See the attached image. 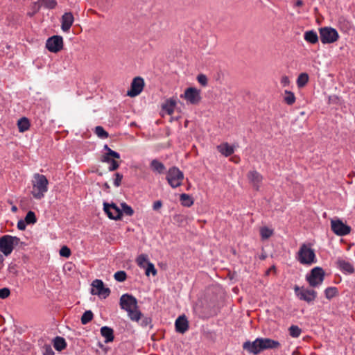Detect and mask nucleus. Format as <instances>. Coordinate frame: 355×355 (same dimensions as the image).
Here are the masks:
<instances>
[{
	"label": "nucleus",
	"instance_id": "1",
	"mask_svg": "<svg viewBox=\"0 0 355 355\" xmlns=\"http://www.w3.org/2000/svg\"><path fill=\"white\" fill-rule=\"evenodd\" d=\"M121 309L125 311L128 318L133 322H139L141 312L139 309L137 300L132 295L125 293L119 300Z\"/></svg>",
	"mask_w": 355,
	"mask_h": 355
},
{
	"label": "nucleus",
	"instance_id": "2",
	"mask_svg": "<svg viewBox=\"0 0 355 355\" xmlns=\"http://www.w3.org/2000/svg\"><path fill=\"white\" fill-rule=\"evenodd\" d=\"M49 181L44 175L35 173L32 180L31 194L34 198L40 200L48 191Z\"/></svg>",
	"mask_w": 355,
	"mask_h": 355
},
{
	"label": "nucleus",
	"instance_id": "3",
	"mask_svg": "<svg viewBox=\"0 0 355 355\" xmlns=\"http://www.w3.org/2000/svg\"><path fill=\"white\" fill-rule=\"evenodd\" d=\"M297 259L300 263L308 266L317 262L314 250L305 243L300 246L297 252Z\"/></svg>",
	"mask_w": 355,
	"mask_h": 355
},
{
	"label": "nucleus",
	"instance_id": "4",
	"mask_svg": "<svg viewBox=\"0 0 355 355\" xmlns=\"http://www.w3.org/2000/svg\"><path fill=\"white\" fill-rule=\"evenodd\" d=\"M324 271L319 266L311 269L309 274L306 275V279L309 285L313 288L319 287L324 279Z\"/></svg>",
	"mask_w": 355,
	"mask_h": 355
},
{
	"label": "nucleus",
	"instance_id": "5",
	"mask_svg": "<svg viewBox=\"0 0 355 355\" xmlns=\"http://www.w3.org/2000/svg\"><path fill=\"white\" fill-rule=\"evenodd\" d=\"M166 178L172 188H177L182 184L184 174L178 167L173 166L167 171Z\"/></svg>",
	"mask_w": 355,
	"mask_h": 355
},
{
	"label": "nucleus",
	"instance_id": "6",
	"mask_svg": "<svg viewBox=\"0 0 355 355\" xmlns=\"http://www.w3.org/2000/svg\"><path fill=\"white\" fill-rule=\"evenodd\" d=\"M320 38L322 44H331L336 42L339 38L338 31L331 27H322L319 29Z\"/></svg>",
	"mask_w": 355,
	"mask_h": 355
},
{
	"label": "nucleus",
	"instance_id": "7",
	"mask_svg": "<svg viewBox=\"0 0 355 355\" xmlns=\"http://www.w3.org/2000/svg\"><path fill=\"white\" fill-rule=\"evenodd\" d=\"M294 291L296 296L300 300L305 301L307 303L313 302L317 297V292L313 289L300 288L298 286H295Z\"/></svg>",
	"mask_w": 355,
	"mask_h": 355
},
{
	"label": "nucleus",
	"instance_id": "8",
	"mask_svg": "<svg viewBox=\"0 0 355 355\" xmlns=\"http://www.w3.org/2000/svg\"><path fill=\"white\" fill-rule=\"evenodd\" d=\"M180 98L185 99L187 103L197 105L201 101L200 91L196 87H188Z\"/></svg>",
	"mask_w": 355,
	"mask_h": 355
},
{
	"label": "nucleus",
	"instance_id": "9",
	"mask_svg": "<svg viewBox=\"0 0 355 355\" xmlns=\"http://www.w3.org/2000/svg\"><path fill=\"white\" fill-rule=\"evenodd\" d=\"M331 228L332 232L338 236H345L351 232V227L343 223L339 218L331 219Z\"/></svg>",
	"mask_w": 355,
	"mask_h": 355
},
{
	"label": "nucleus",
	"instance_id": "10",
	"mask_svg": "<svg viewBox=\"0 0 355 355\" xmlns=\"http://www.w3.org/2000/svg\"><path fill=\"white\" fill-rule=\"evenodd\" d=\"M46 48L52 53H58L63 48V38L60 35H53L47 39Z\"/></svg>",
	"mask_w": 355,
	"mask_h": 355
},
{
	"label": "nucleus",
	"instance_id": "11",
	"mask_svg": "<svg viewBox=\"0 0 355 355\" xmlns=\"http://www.w3.org/2000/svg\"><path fill=\"white\" fill-rule=\"evenodd\" d=\"M92 295H96L103 298H106L110 294V290L109 288H105L104 284L101 279H95L92 283Z\"/></svg>",
	"mask_w": 355,
	"mask_h": 355
},
{
	"label": "nucleus",
	"instance_id": "12",
	"mask_svg": "<svg viewBox=\"0 0 355 355\" xmlns=\"http://www.w3.org/2000/svg\"><path fill=\"white\" fill-rule=\"evenodd\" d=\"M103 209L108 218L112 220H120L122 216V211L114 203H103Z\"/></svg>",
	"mask_w": 355,
	"mask_h": 355
},
{
	"label": "nucleus",
	"instance_id": "13",
	"mask_svg": "<svg viewBox=\"0 0 355 355\" xmlns=\"http://www.w3.org/2000/svg\"><path fill=\"white\" fill-rule=\"evenodd\" d=\"M144 80L141 77H135L131 83L130 89L128 91L127 95L130 97L138 96L143 90Z\"/></svg>",
	"mask_w": 355,
	"mask_h": 355
},
{
	"label": "nucleus",
	"instance_id": "14",
	"mask_svg": "<svg viewBox=\"0 0 355 355\" xmlns=\"http://www.w3.org/2000/svg\"><path fill=\"white\" fill-rule=\"evenodd\" d=\"M260 341V338H256L253 342L246 341L243 344V348L250 354L257 355L262 351Z\"/></svg>",
	"mask_w": 355,
	"mask_h": 355
},
{
	"label": "nucleus",
	"instance_id": "15",
	"mask_svg": "<svg viewBox=\"0 0 355 355\" xmlns=\"http://www.w3.org/2000/svg\"><path fill=\"white\" fill-rule=\"evenodd\" d=\"M12 243L9 239V235H4L0 238V251L5 255H10L13 250Z\"/></svg>",
	"mask_w": 355,
	"mask_h": 355
},
{
	"label": "nucleus",
	"instance_id": "16",
	"mask_svg": "<svg viewBox=\"0 0 355 355\" xmlns=\"http://www.w3.org/2000/svg\"><path fill=\"white\" fill-rule=\"evenodd\" d=\"M247 178L253 187L256 190H259L263 180V176L258 171L254 170L248 173Z\"/></svg>",
	"mask_w": 355,
	"mask_h": 355
},
{
	"label": "nucleus",
	"instance_id": "17",
	"mask_svg": "<svg viewBox=\"0 0 355 355\" xmlns=\"http://www.w3.org/2000/svg\"><path fill=\"white\" fill-rule=\"evenodd\" d=\"M337 268L346 275H351L354 272L353 265L348 261L339 258L336 262Z\"/></svg>",
	"mask_w": 355,
	"mask_h": 355
},
{
	"label": "nucleus",
	"instance_id": "18",
	"mask_svg": "<svg viewBox=\"0 0 355 355\" xmlns=\"http://www.w3.org/2000/svg\"><path fill=\"white\" fill-rule=\"evenodd\" d=\"M74 21V17L71 12H65L61 17V28L64 32H68Z\"/></svg>",
	"mask_w": 355,
	"mask_h": 355
},
{
	"label": "nucleus",
	"instance_id": "19",
	"mask_svg": "<svg viewBox=\"0 0 355 355\" xmlns=\"http://www.w3.org/2000/svg\"><path fill=\"white\" fill-rule=\"evenodd\" d=\"M175 331L180 334L185 333L189 329V322L184 315L179 316L175 322Z\"/></svg>",
	"mask_w": 355,
	"mask_h": 355
},
{
	"label": "nucleus",
	"instance_id": "20",
	"mask_svg": "<svg viewBox=\"0 0 355 355\" xmlns=\"http://www.w3.org/2000/svg\"><path fill=\"white\" fill-rule=\"evenodd\" d=\"M260 346L261 350L277 349L280 347L281 344L279 342L268 338H260Z\"/></svg>",
	"mask_w": 355,
	"mask_h": 355
},
{
	"label": "nucleus",
	"instance_id": "21",
	"mask_svg": "<svg viewBox=\"0 0 355 355\" xmlns=\"http://www.w3.org/2000/svg\"><path fill=\"white\" fill-rule=\"evenodd\" d=\"M100 331L101 336L105 338V343H108L114 340V330L111 327L103 326L101 328Z\"/></svg>",
	"mask_w": 355,
	"mask_h": 355
},
{
	"label": "nucleus",
	"instance_id": "22",
	"mask_svg": "<svg viewBox=\"0 0 355 355\" xmlns=\"http://www.w3.org/2000/svg\"><path fill=\"white\" fill-rule=\"evenodd\" d=\"M217 150L219 153H220L223 155L225 157H229L232 155L234 152V148L233 146L229 145L228 143H223L218 146H217Z\"/></svg>",
	"mask_w": 355,
	"mask_h": 355
},
{
	"label": "nucleus",
	"instance_id": "23",
	"mask_svg": "<svg viewBox=\"0 0 355 355\" xmlns=\"http://www.w3.org/2000/svg\"><path fill=\"white\" fill-rule=\"evenodd\" d=\"M176 105V101L174 98L167 99L162 105V110H165L168 115H171L174 112Z\"/></svg>",
	"mask_w": 355,
	"mask_h": 355
},
{
	"label": "nucleus",
	"instance_id": "24",
	"mask_svg": "<svg viewBox=\"0 0 355 355\" xmlns=\"http://www.w3.org/2000/svg\"><path fill=\"white\" fill-rule=\"evenodd\" d=\"M150 167L153 172L159 174L163 173L166 169L164 164L157 159H154L150 162Z\"/></svg>",
	"mask_w": 355,
	"mask_h": 355
},
{
	"label": "nucleus",
	"instance_id": "25",
	"mask_svg": "<svg viewBox=\"0 0 355 355\" xmlns=\"http://www.w3.org/2000/svg\"><path fill=\"white\" fill-rule=\"evenodd\" d=\"M304 38L307 42L312 44H316L318 42L317 33L313 30L306 31L304 35Z\"/></svg>",
	"mask_w": 355,
	"mask_h": 355
},
{
	"label": "nucleus",
	"instance_id": "26",
	"mask_svg": "<svg viewBox=\"0 0 355 355\" xmlns=\"http://www.w3.org/2000/svg\"><path fill=\"white\" fill-rule=\"evenodd\" d=\"M53 347L58 351H62L67 347V343L64 338L57 336L53 340Z\"/></svg>",
	"mask_w": 355,
	"mask_h": 355
},
{
	"label": "nucleus",
	"instance_id": "27",
	"mask_svg": "<svg viewBox=\"0 0 355 355\" xmlns=\"http://www.w3.org/2000/svg\"><path fill=\"white\" fill-rule=\"evenodd\" d=\"M101 161L104 163L110 164L108 167L109 171H114L119 167V163L112 158H107L105 157L104 158H101Z\"/></svg>",
	"mask_w": 355,
	"mask_h": 355
},
{
	"label": "nucleus",
	"instance_id": "28",
	"mask_svg": "<svg viewBox=\"0 0 355 355\" xmlns=\"http://www.w3.org/2000/svg\"><path fill=\"white\" fill-rule=\"evenodd\" d=\"M141 327L143 328H147L149 327L150 329L153 328L152 324V318L147 315H144L141 313L140 320L139 322H137Z\"/></svg>",
	"mask_w": 355,
	"mask_h": 355
},
{
	"label": "nucleus",
	"instance_id": "29",
	"mask_svg": "<svg viewBox=\"0 0 355 355\" xmlns=\"http://www.w3.org/2000/svg\"><path fill=\"white\" fill-rule=\"evenodd\" d=\"M17 126L20 132H24L29 129L30 122L26 117L21 118L17 122Z\"/></svg>",
	"mask_w": 355,
	"mask_h": 355
},
{
	"label": "nucleus",
	"instance_id": "30",
	"mask_svg": "<svg viewBox=\"0 0 355 355\" xmlns=\"http://www.w3.org/2000/svg\"><path fill=\"white\" fill-rule=\"evenodd\" d=\"M180 200L181 202V204L187 207H190L193 204L192 197L187 193H182L180 196Z\"/></svg>",
	"mask_w": 355,
	"mask_h": 355
},
{
	"label": "nucleus",
	"instance_id": "31",
	"mask_svg": "<svg viewBox=\"0 0 355 355\" xmlns=\"http://www.w3.org/2000/svg\"><path fill=\"white\" fill-rule=\"evenodd\" d=\"M309 77L308 73H300L297 79V85L299 88H302L304 87L308 81H309Z\"/></svg>",
	"mask_w": 355,
	"mask_h": 355
},
{
	"label": "nucleus",
	"instance_id": "32",
	"mask_svg": "<svg viewBox=\"0 0 355 355\" xmlns=\"http://www.w3.org/2000/svg\"><path fill=\"white\" fill-rule=\"evenodd\" d=\"M338 295V290L335 286H330L324 290L325 297L328 300H331L333 297Z\"/></svg>",
	"mask_w": 355,
	"mask_h": 355
},
{
	"label": "nucleus",
	"instance_id": "33",
	"mask_svg": "<svg viewBox=\"0 0 355 355\" xmlns=\"http://www.w3.org/2000/svg\"><path fill=\"white\" fill-rule=\"evenodd\" d=\"M137 263L140 268H145L148 265V263H150L148 261V256L144 254H141L137 258Z\"/></svg>",
	"mask_w": 355,
	"mask_h": 355
},
{
	"label": "nucleus",
	"instance_id": "34",
	"mask_svg": "<svg viewBox=\"0 0 355 355\" xmlns=\"http://www.w3.org/2000/svg\"><path fill=\"white\" fill-rule=\"evenodd\" d=\"M94 314L92 311L88 310L85 311L80 319L81 323L83 324H87V323L92 320Z\"/></svg>",
	"mask_w": 355,
	"mask_h": 355
},
{
	"label": "nucleus",
	"instance_id": "35",
	"mask_svg": "<svg viewBox=\"0 0 355 355\" xmlns=\"http://www.w3.org/2000/svg\"><path fill=\"white\" fill-rule=\"evenodd\" d=\"M288 331L290 336L293 338H298L302 333V329L297 325H291Z\"/></svg>",
	"mask_w": 355,
	"mask_h": 355
},
{
	"label": "nucleus",
	"instance_id": "36",
	"mask_svg": "<svg viewBox=\"0 0 355 355\" xmlns=\"http://www.w3.org/2000/svg\"><path fill=\"white\" fill-rule=\"evenodd\" d=\"M122 214H125L126 216H132L134 214V210L133 209L126 204L125 202H122L121 204Z\"/></svg>",
	"mask_w": 355,
	"mask_h": 355
},
{
	"label": "nucleus",
	"instance_id": "37",
	"mask_svg": "<svg viewBox=\"0 0 355 355\" xmlns=\"http://www.w3.org/2000/svg\"><path fill=\"white\" fill-rule=\"evenodd\" d=\"M285 97H284V101L289 105H293L295 101V94L290 91H285Z\"/></svg>",
	"mask_w": 355,
	"mask_h": 355
},
{
	"label": "nucleus",
	"instance_id": "38",
	"mask_svg": "<svg viewBox=\"0 0 355 355\" xmlns=\"http://www.w3.org/2000/svg\"><path fill=\"white\" fill-rule=\"evenodd\" d=\"M95 133L101 139H106L109 136L108 132L105 131L102 126H96L95 128Z\"/></svg>",
	"mask_w": 355,
	"mask_h": 355
},
{
	"label": "nucleus",
	"instance_id": "39",
	"mask_svg": "<svg viewBox=\"0 0 355 355\" xmlns=\"http://www.w3.org/2000/svg\"><path fill=\"white\" fill-rule=\"evenodd\" d=\"M24 220L27 224H35L37 222L35 214L32 211L27 213Z\"/></svg>",
	"mask_w": 355,
	"mask_h": 355
},
{
	"label": "nucleus",
	"instance_id": "40",
	"mask_svg": "<svg viewBox=\"0 0 355 355\" xmlns=\"http://www.w3.org/2000/svg\"><path fill=\"white\" fill-rule=\"evenodd\" d=\"M114 277L117 282H123L126 279L127 275L125 271L120 270L114 273Z\"/></svg>",
	"mask_w": 355,
	"mask_h": 355
},
{
	"label": "nucleus",
	"instance_id": "41",
	"mask_svg": "<svg viewBox=\"0 0 355 355\" xmlns=\"http://www.w3.org/2000/svg\"><path fill=\"white\" fill-rule=\"evenodd\" d=\"M260 234L263 239H266L270 238L272 234V230L269 228L264 227H262L260 230Z\"/></svg>",
	"mask_w": 355,
	"mask_h": 355
},
{
	"label": "nucleus",
	"instance_id": "42",
	"mask_svg": "<svg viewBox=\"0 0 355 355\" xmlns=\"http://www.w3.org/2000/svg\"><path fill=\"white\" fill-rule=\"evenodd\" d=\"M42 6L48 9H53L57 6L56 0H42Z\"/></svg>",
	"mask_w": 355,
	"mask_h": 355
},
{
	"label": "nucleus",
	"instance_id": "43",
	"mask_svg": "<svg viewBox=\"0 0 355 355\" xmlns=\"http://www.w3.org/2000/svg\"><path fill=\"white\" fill-rule=\"evenodd\" d=\"M146 269V275L149 276L150 273H152L153 275H157V270L155 268V266L153 263H148V265L145 268Z\"/></svg>",
	"mask_w": 355,
	"mask_h": 355
},
{
	"label": "nucleus",
	"instance_id": "44",
	"mask_svg": "<svg viewBox=\"0 0 355 355\" xmlns=\"http://www.w3.org/2000/svg\"><path fill=\"white\" fill-rule=\"evenodd\" d=\"M339 25L340 28L345 32L348 31V30L351 27V24H349V22L344 19H340L339 20Z\"/></svg>",
	"mask_w": 355,
	"mask_h": 355
},
{
	"label": "nucleus",
	"instance_id": "45",
	"mask_svg": "<svg viewBox=\"0 0 355 355\" xmlns=\"http://www.w3.org/2000/svg\"><path fill=\"white\" fill-rule=\"evenodd\" d=\"M60 254L62 257H69L71 255V250L67 246H63L60 250Z\"/></svg>",
	"mask_w": 355,
	"mask_h": 355
},
{
	"label": "nucleus",
	"instance_id": "46",
	"mask_svg": "<svg viewBox=\"0 0 355 355\" xmlns=\"http://www.w3.org/2000/svg\"><path fill=\"white\" fill-rule=\"evenodd\" d=\"M197 80L198 81V83L202 85V86H206L207 85V78L205 75L204 74H200L197 77Z\"/></svg>",
	"mask_w": 355,
	"mask_h": 355
},
{
	"label": "nucleus",
	"instance_id": "47",
	"mask_svg": "<svg viewBox=\"0 0 355 355\" xmlns=\"http://www.w3.org/2000/svg\"><path fill=\"white\" fill-rule=\"evenodd\" d=\"M122 179H123L122 174H121L119 173H115V179L114 180V186L116 187H119L121 185Z\"/></svg>",
	"mask_w": 355,
	"mask_h": 355
},
{
	"label": "nucleus",
	"instance_id": "48",
	"mask_svg": "<svg viewBox=\"0 0 355 355\" xmlns=\"http://www.w3.org/2000/svg\"><path fill=\"white\" fill-rule=\"evenodd\" d=\"M10 291L8 288H3L0 289V298L5 299L10 295Z\"/></svg>",
	"mask_w": 355,
	"mask_h": 355
},
{
	"label": "nucleus",
	"instance_id": "49",
	"mask_svg": "<svg viewBox=\"0 0 355 355\" xmlns=\"http://www.w3.org/2000/svg\"><path fill=\"white\" fill-rule=\"evenodd\" d=\"M26 223L25 221V220H19L18 222H17V228L19 230H24L26 227Z\"/></svg>",
	"mask_w": 355,
	"mask_h": 355
},
{
	"label": "nucleus",
	"instance_id": "50",
	"mask_svg": "<svg viewBox=\"0 0 355 355\" xmlns=\"http://www.w3.org/2000/svg\"><path fill=\"white\" fill-rule=\"evenodd\" d=\"M9 239H10V241L12 243V244L13 247L15 245H17L20 243V239L17 236L9 235Z\"/></svg>",
	"mask_w": 355,
	"mask_h": 355
},
{
	"label": "nucleus",
	"instance_id": "51",
	"mask_svg": "<svg viewBox=\"0 0 355 355\" xmlns=\"http://www.w3.org/2000/svg\"><path fill=\"white\" fill-rule=\"evenodd\" d=\"M162 207V202L161 200H157L154 202L153 205V209L155 211L159 210Z\"/></svg>",
	"mask_w": 355,
	"mask_h": 355
},
{
	"label": "nucleus",
	"instance_id": "52",
	"mask_svg": "<svg viewBox=\"0 0 355 355\" xmlns=\"http://www.w3.org/2000/svg\"><path fill=\"white\" fill-rule=\"evenodd\" d=\"M45 355H53L54 352L50 345H46L45 346Z\"/></svg>",
	"mask_w": 355,
	"mask_h": 355
},
{
	"label": "nucleus",
	"instance_id": "53",
	"mask_svg": "<svg viewBox=\"0 0 355 355\" xmlns=\"http://www.w3.org/2000/svg\"><path fill=\"white\" fill-rule=\"evenodd\" d=\"M113 153H114V150H112L111 148L107 150L105 153H104L101 158L107 157V158H112V155H113Z\"/></svg>",
	"mask_w": 355,
	"mask_h": 355
},
{
	"label": "nucleus",
	"instance_id": "54",
	"mask_svg": "<svg viewBox=\"0 0 355 355\" xmlns=\"http://www.w3.org/2000/svg\"><path fill=\"white\" fill-rule=\"evenodd\" d=\"M289 78L288 76H284L281 79V83L283 85V86H286L289 84Z\"/></svg>",
	"mask_w": 355,
	"mask_h": 355
},
{
	"label": "nucleus",
	"instance_id": "55",
	"mask_svg": "<svg viewBox=\"0 0 355 355\" xmlns=\"http://www.w3.org/2000/svg\"><path fill=\"white\" fill-rule=\"evenodd\" d=\"M121 156H120V154L116 151H114V153H113V155H112V158L115 159H120Z\"/></svg>",
	"mask_w": 355,
	"mask_h": 355
},
{
	"label": "nucleus",
	"instance_id": "56",
	"mask_svg": "<svg viewBox=\"0 0 355 355\" xmlns=\"http://www.w3.org/2000/svg\"><path fill=\"white\" fill-rule=\"evenodd\" d=\"M304 5V2L302 0H297L295 3V6L296 7H300Z\"/></svg>",
	"mask_w": 355,
	"mask_h": 355
},
{
	"label": "nucleus",
	"instance_id": "57",
	"mask_svg": "<svg viewBox=\"0 0 355 355\" xmlns=\"http://www.w3.org/2000/svg\"><path fill=\"white\" fill-rule=\"evenodd\" d=\"M103 187L106 189V190H108L110 189V185L107 182H105L104 184H103Z\"/></svg>",
	"mask_w": 355,
	"mask_h": 355
},
{
	"label": "nucleus",
	"instance_id": "58",
	"mask_svg": "<svg viewBox=\"0 0 355 355\" xmlns=\"http://www.w3.org/2000/svg\"><path fill=\"white\" fill-rule=\"evenodd\" d=\"M11 211H12V212H14V213L17 212V207L16 206H15V205H14V206H12V207H11Z\"/></svg>",
	"mask_w": 355,
	"mask_h": 355
},
{
	"label": "nucleus",
	"instance_id": "59",
	"mask_svg": "<svg viewBox=\"0 0 355 355\" xmlns=\"http://www.w3.org/2000/svg\"><path fill=\"white\" fill-rule=\"evenodd\" d=\"M266 257H267L266 254H262L260 256V259H261V260H264V259H266Z\"/></svg>",
	"mask_w": 355,
	"mask_h": 355
},
{
	"label": "nucleus",
	"instance_id": "60",
	"mask_svg": "<svg viewBox=\"0 0 355 355\" xmlns=\"http://www.w3.org/2000/svg\"><path fill=\"white\" fill-rule=\"evenodd\" d=\"M103 149L107 152V150L110 149V148L107 144H105L103 146Z\"/></svg>",
	"mask_w": 355,
	"mask_h": 355
},
{
	"label": "nucleus",
	"instance_id": "61",
	"mask_svg": "<svg viewBox=\"0 0 355 355\" xmlns=\"http://www.w3.org/2000/svg\"><path fill=\"white\" fill-rule=\"evenodd\" d=\"M272 270H275V267L274 266H272L268 271H267V274L269 273L270 271H272Z\"/></svg>",
	"mask_w": 355,
	"mask_h": 355
},
{
	"label": "nucleus",
	"instance_id": "62",
	"mask_svg": "<svg viewBox=\"0 0 355 355\" xmlns=\"http://www.w3.org/2000/svg\"><path fill=\"white\" fill-rule=\"evenodd\" d=\"M3 261V257L1 255H0V263H1Z\"/></svg>",
	"mask_w": 355,
	"mask_h": 355
}]
</instances>
